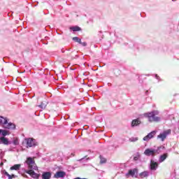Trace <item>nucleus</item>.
Returning a JSON list of instances; mask_svg holds the SVG:
<instances>
[{
	"instance_id": "obj_1",
	"label": "nucleus",
	"mask_w": 179,
	"mask_h": 179,
	"mask_svg": "<svg viewBox=\"0 0 179 179\" xmlns=\"http://www.w3.org/2000/svg\"><path fill=\"white\" fill-rule=\"evenodd\" d=\"M156 115H159V111L157 110H152L144 114V117L148 118L150 122H159L160 121V117Z\"/></svg>"
},
{
	"instance_id": "obj_2",
	"label": "nucleus",
	"mask_w": 179,
	"mask_h": 179,
	"mask_svg": "<svg viewBox=\"0 0 179 179\" xmlns=\"http://www.w3.org/2000/svg\"><path fill=\"white\" fill-rule=\"evenodd\" d=\"M26 163L29 170H38V168L37 167V165L36 164V162L34 161V158H31V157L27 158Z\"/></svg>"
},
{
	"instance_id": "obj_3",
	"label": "nucleus",
	"mask_w": 179,
	"mask_h": 179,
	"mask_svg": "<svg viewBox=\"0 0 179 179\" xmlns=\"http://www.w3.org/2000/svg\"><path fill=\"white\" fill-rule=\"evenodd\" d=\"M157 154L159 155V152L157 150L155 149L148 148L144 151V155H145V156H152V157H155Z\"/></svg>"
},
{
	"instance_id": "obj_4",
	"label": "nucleus",
	"mask_w": 179,
	"mask_h": 179,
	"mask_svg": "<svg viewBox=\"0 0 179 179\" xmlns=\"http://www.w3.org/2000/svg\"><path fill=\"white\" fill-rule=\"evenodd\" d=\"M3 128H4V129H16V125L12 122H9L7 119L6 122L3 125Z\"/></svg>"
},
{
	"instance_id": "obj_5",
	"label": "nucleus",
	"mask_w": 179,
	"mask_h": 179,
	"mask_svg": "<svg viewBox=\"0 0 179 179\" xmlns=\"http://www.w3.org/2000/svg\"><path fill=\"white\" fill-rule=\"evenodd\" d=\"M136 174H138V169H130L128 173H126V177L128 178L129 176H131L133 178H137L138 176Z\"/></svg>"
},
{
	"instance_id": "obj_6",
	"label": "nucleus",
	"mask_w": 179,
	"mask_h": 179,
	"mask_svg": "<svg viewBox=\"0 0 179 179\" xmlns=\"http://www.w3.org/2000/svg\"><path fill=\"white\" fill-rule=\"evenodd\" d=\"M170 134H171V130L168 129V130L164 131V133L160 134L159 135H158L157 138L161 139V141L163 142L164 141V139H166V138H167V135H170Z\"/></svg>"
},
{
	"instance_id": "obj_7",
	"label": "nucleus",
	"mask_w": 179,
	"mask_h": 179,
	"mask_svg": "<svg viewBox=\"0 0 179 179\" xmlns=\"http://www.w3.org/2000/svg\"><path fill=\"white\" fill-rule=\"evenodd\" d=\"M156 133H157L156 131H151L143 138V141H145V142H149L150 139H153V138H155V136H156Z\"/></svg>"
},
{
	"instance_id": "obj_8",
	"label": "nucleus",
	"mask_w": 179,
	"mask_h": 179,
	"mask_svg": "<svg viewBox=\"0 0 179 179\" xmlns=\"http://www.w3.org/2000/svg\"><path fill=\"white\" fill-rule=\"evenodd\" d=\"M159 167V163L155 162V160L151 159L150 164V169L152 171H156L157 170V168Z\"/></svg>"
},
{
	"instance_id": "obj_9",
	"label": "nucleus",
	"mask_w": 179,
	"mask_h": 179,
	"mask_svg": "<svg viewBox=\"0 0 179 179\" xmlns=\"http://www.w3.org/2000/svg\"><path fill=\"white\" fill-rule=\"evenodd\" d=\"M35 140L33 138L25 139V142L27 143V148H33V146H36Z\"/></svg>"
},
{
	"instance_id": "obj_10",
	"label": "nucleus",
	"mask_w": 179,
	"mask_h": 179,
	"mask_svg": "<svg viewBox=\"0 0 179 179\" xmlns=\"http://www.w3.org/2000/svg\"><path fill=\"white\" fill-rule=\"evenodd\" d=\"M25 173L27 174H29L32 178H38V177H40V175H38V173H36V172H34V169H29L28 171H25Z\"/></svg>"
},
{
	"instance_id": "obj_11",
	"label": "nucleus",
	"mask_w": 179,
	"mask_h": 179,
	"mask_svg": "<svg viewBox=\"0 0 179 179\" xmlns=\"http://www.w3.org/2000/svg\"><path fill=\"white\" fill-rule=\"evenodd\" d=\"M64 176H66V173L64 171H57L55 175V178H63Z\"/></svg>"
},
{
	"instance_id": "obj_12",
	"label": "nucleus",
	"mask_w": 179,
	"mask_h": 179,
	"mask_svg": "<svg viewBox=\"0 0 179 179\" xmlns=\"http://www.w3.org/2000/svg\"><path fill=\"white\" fill-rule=\"evenodd\" d=\"M167 157H169V154L164 153V154L162 155L159 159V163H163V162H164V160H166L167 159Z\"/></svg>"
},
{
	"instance_id": "obj_13",
	"label": "nucleus",
	"mask_w": 179,
	"mask_h": 179,
	"mask_svg": "<svg viewBox=\"0 0 179 179\" xmlns=\"http://www.w3.org/2000/svg\"><path fill=\"white\" fill-rule=\"evenodd\" d=\"M0 143H3V145H9V140L6 137H1Z\"/></svg>"
},
{
	"instance_id": "obj_14",
	"label": "nucleus",
	"mask_w": 179,
	"mask_h": 179,
	"mask_svg": "<svg viewBox=\"0 0 179 179\" xmlns=\"http://www.w3.org/2000/svg\"><path fill=\"white\" fill-rule=\"evenodd\" d=\"M140 124L141 120H139V119H135L131 122V127H138V125H140Z\"/></svg>"
},
{
	"instance_id": "obj_15",
	"label": "nucleus",
	"mask_w": 179,
	"mask_h": 179,
	"mask_svg": "<svg viewBox=\"0 0 179 179\" xmlns=\"http://www.w3.org/2000/svg\"><path fill=\"white\" fill-rule=\"evenodd\" d=\"M42 178L43 179H50V178H51V173H50V172H44L42 174Z\"/></svg>"
},
{
	"instance_id": "obj_16",
	"label": "nucleus",
	"mask_w": 179,
	"mask_h": 179,
	"mask_svg": "<svg viewBox=\"0 0 179 179\" xmlns=\"http://www.w3.org/2000/svg\"><path fill=\"white\" fill-rule=\"evenodd\" d=\"M48 104V102L43 101L41 102V103L38 106L40 108H42V110H45V107H47V105Z\"/></svg>"
},
{
	"instance_id": "obj_17",
	"label": "nucleus",
	"mask_w": 179,
	"mask_h": 179,
	"mask_svg": "<svg viewBox=\"0 0 179 179\" xmlns=\"http://www.w3.org/2000/svg\"><path fill=\"white\" fill-rule=\"evenodd\" d=\"M148 176H149V172L148 171H143L139 174V176L141 177V178H146V177H148Z\"/></svg>"
},
{
	"instance_id": "obj_18",
	"label": "nucleus",
	"mask_w": 179,
	"mask_h": 179,
	"mask_svg": "<svg viewBox=\"0 0 179 179\" xmlns=\"http://www.w3.org/2000/svg\"><path fill=\"white\" fill-rule=\"evenodd\" d=\"M20 166H21L20 164H15L14 166L10 168V170H15V171L20 170Z\"/></svg>"
},
{
	"instance_id": "obj_19",
	"label": "nucleus",
	"mask_w": 179,
	"mask_h": 179,
	"mask_svg": "<svg viewBox=\"0 0 179 179\" xmlns=\"http://www.w3.org/2000/svg\"><path fill=\"white\" fill-rule=\"evenodd\" d=\"M4 174L5 176H7V177H8V179L16 178V176L15 174L10 175L6 171H4Z\"/></svg>"
},
{
	"instance_id": "obj_20",
	"label": "nucleus",
	"mask_w": 179,
	"mask_h": 179,
	"mask_svg": "<svg viewBox=\"0 0 179 179\" xmlns=\"http://www.w3.org/2000/svg\"><path fill=\"white\" fill-rule=\"evenodd\" d=\"M7 120L8 119L6 117L0 116V124H1L2 127H3Z\"/></svg>"
},
{
	"instance_id": "obj_21",
	"label": "nucleus",
	"mask_w": 179,
	"mask_h": 179,
	"mask_svg": "<svg viewBox=\"0 0 179 179\" xmlns=\"http://www.w3.org/2000/svg\"><path fill=\"white\" fill-rule=\"evenodd\" d=\"M70 30H72L73 31H80L82 29L80 27L76 26L70 27Z\"/></svg>"
},
{
	"instance_id": "obj_22",
	"label": "nucleus",
	"mask_w": 179,
	"mask_h": 179,
	"mask_svg": "<svg viewBox=\"0 0 179 179\" xmlns=\"http://www.w3.org/2000/svg\"><path fill=\"white\" fill-rule=\"evenodd\" d=\"M99 158H100V164H104L105 163H107V159L103 157L101 155L99 156Z\"/></svg>"
},
{
	"instance_id": "obj_23",
	"label": "nucleus",
	"mask_w": 179,
	"mask_h": 179,
	"mask_svg": "<svg viewBox=\"0 0 179 179\" xmlns=\"http://www.w3.org/2000/svg\"><path fill=\"white\" fill-rule=\"evenodd\" d=\"M73 41H76V43H78L79 44H82V40L79 38L78 36H75L73 38Z\"/></svg>"
},
{
	"instance_id": "obj_24",
	"label": "nucleus",
	"mask_w": 179,
	"mask_h": 179,
	"mask_svg": "<svg viewBox=\"0 0 179 179\" xmlns=\"http://www.w3.org/2000/svg\"><path fill=\"white\" fill-rule=\"evenodd\" d=\"M1 135H3V137L6 136V135H9V131L5 129H1Z\"/></svg>"
},
{
	"instance_id": "obj_25",
	"label": "nucleus",
	"mask_w": 179,
	"mask_h": 179,
	"mask_svg": "<svg viewBox=\"0 0 179 179\" xmlns=\"http://www.w3.org/2000/svg\"><path fill=\"white\" fill-rule=\"evenodd\" d=\"M81 45H83V47H86V45H87V43L86 42H81Z\"/></svg>"
},
{
	"instance_id": "obj_26",
	"label": "nucleus",
	"mask_w": 179,
	"mask_h": 179,
	"mask_svg": "<svg viewBox=\"0 0 179 179\" xmlns=\"http://www.w3.org/2000/svg\"><path fill=\"white\" fill-rule=\"evenodd\" d=\"M13 143H14V145H19V143H18L17 141H16V140H15V141H13Z\"/></svg>"
},
{
	"instance_id": "obj_27",
	"label": "nucleus",
	"mask_w": 179,
	"mask_h": 179,
	"mask_svg": "<svg viewBox=\"0 0 179 179\" xmlns=\"http://www.w3.org/2000/svg\"><path fill=\"white\" fill-rule=\"evenodd\" d=\"M138 141V138H135L132 141V142H135V141Z\"/></svg>"
},
{
	"instance_id": "obj_28",
	"label": "nucleus",
	"mask_w": 179,
	"mask_h": 179,
	"mask_svg": "<svg viewBox=\"0 0 179 179\" xmlns=\"http://www.w3.org/2000/svg\"><path fill=\"white\" fill-rule=\"evenodd\" d=\"M155 78H157V79H160V77H159V76L156 75Z\"/></svg>"
},
{
	"instance_id": "obj_29",
	"label": "nucleus",
	"mask_w": 179,
	"mask_h": 179,
	"mask_svg": "<svg viewBox=\"0 0 179 179\" xmlns=\"http://www.w3.org/2000/svg\"><path fill=\"white\" fill-rule=\"evenodd\" d=\"M2 166H3V162L0 163V166L2 167Z\"/></svg>"
},
{
	"instance_id": "obj_30",
	"label": "nucleus",
	"mask_w": 179,
	"mask_h": 179,
	"mask_svg": "<svg viewBox=\"0 0 179 179\" xmlns=\"http://www.w3.org/2000/svg\"><path fill=\"white\" fill-rule=\"evenodd\" d=\"M134 160H138V157H134Z\"/></svg>"
},
{
	"instance_id": "obj_31",
	"label": "nucleus",
	"mask_w": 179,
	"mask_h": 179,
	"mask_svg": "<svg viewBox=\"0 0 179 179\" xmlns=\"http://www.w3.org/2000/svg\"><path fill=\"white\" fill-rule=\"evenodd\" d=\"M2 134V129H0V134Z\"/></svg>"
}]
</instances>
